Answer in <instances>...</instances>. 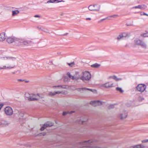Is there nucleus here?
<instances>
[{
  "label": "nucleus",
  "mask_w": 148,
  "mask_h": 148,
  "mask_svg": "<svg viewBox=\"0 0 148 148\" xmlns=\"http://www.w3.org/2000/svg\"><path fill=\"white\" fill-rule=\"evenodd\" d=\"M94 141L92 140L86 141L80 143V144L82 147L80 148H106L105 147H101L97 146H92Z\"/></svg>",
  "instance_id": "nucleus-1"
},
{
  "label": "nucleus",
  "mask_w": 148,
  "mask_h": 148,
  "mask_svg": "<svg viewBox=\"0 0 148 148\" xmlns=\"http://www.w3.org/2000/svg\"><path fill=\"white\" fill-rule=\"evenodd\" d=\"M34 42L28 38H18V45L21 46L25 45L26 46L31 45Z\"/></svg>",
  "instance_id": "nucleus-2"
},
{
  "label": "nucleus",
  "mask_w": 148,
  "mask_h": 148,
  "mask_svg": "<svg viewBox=\"0 0 148 148\" xmlns=\"http://www.w3.org/2000/svg\"><path fill=\"white\" fill-rule=\"evenodd\" d=\"M91 78V75L90 73L87 71L82 72V75L81 76L80 79L83 81L89 80Z\"/></svg>",
  "instance_id": "nucleus-3"
},
{
  "label": "nucleus",
  "mask_w": 148,
  "mask_h": 148,
  "mask_svg": "<svg viewBox=\"0 0 148 148\" xmlns=\"http://www.w3.org/2000/svg\"><path fill=\"white\" fill-rule=\"evenodd\" d=\"M88 9L90 11L98 12L100 10V5L96 4L94 5H91L89 6Z\"/></svg>",
  "instance_id": "nucleus-4"
},
{
  "label": "nucleus",
  "mask_w": 148,
  "mask_h": 148,
  "mask_svg": "<svg viewBox=\"0 0 148 148\" xmlns=\"http://www.w3.org/2000/svg\"><path fill=\"white\" fill-rule=\"evenodd\" d=\"M134 43L135 45H140L142 48L145 49L146 48V45L145 42L138 39H136L134 40Z\"/></svg>",
  "instance_id": "nucleus-5"
},
{
  "label": "nucleus",
  "mask_w": 148,
  "mask_h": 148,
  "mask_svg": "<svg viewBox=\"0 0 148 148\" xmlns=\"http://www.w3.org/2000/svg\"><path fill=\"white\" fill-rule=\"evenodd\" d=\"M5 114L8 116H11L13 113V111L12 108L9 106H7L4 109Z\"/></svg>",
  "instance_id": "nucleus-6"
},
{
  "label": "nucleus",
  "mask_w": 148,
  "mask_h": 148,
  "mask_svg": "<svg viewBox=\"0 0 148 148\" xmlns=\"http://www.w3.org/2000/svg\"><path fill=\"white\" fill-rule=\"evenodd\" d=\"M146 87V86L144 84H140L137 86L136 88L138 91L143 92L145 90Z\"/></svg>",
  "instance_id": "nucleus-7"
},
{
  "label": "nucleus",
  "mask_w": 148,
  "mask_h": 148,
  "mask_svg": "<svg viewBox=\"0 0 148 148\" xmlns=\"http://www.w3.org/2000/svg\"><path fill=\"white\" fill-rule=\"evenodd\" d=\"M18 38L14 37H9L7 39V42L9 43H12L13 42H15L17 43Z\"/></svg>",
  "instance_id": "nucleus-8"
},
{
  "label": "nucleus",
  "mask_w": 148,
  "mask_h": 148,
  "mask_svg": "<svg viewBox=\"0 0 148 148\" xmlns=\"http://www.w3.org/2000/svg\"><path fill=\"white\" fill-rule=\"evenodd\" d=\"M101 86L106 88H108L113 87L114 86V85L113 83L108 82L105 84H102Z\"/></svg>",
  "instance_id": "nucleus-9"
},
{
  "label": "nucleus",
  "mask_w": 148,
  "mask_h": 148,
  "mask_svg": "<svg viewBox=\"0 0 148 148\" xmlns=\"http://www.w3.org/2000/svg\"><path fill=\"white\" fill-rule=\"evenodd\" d=\"M31 98H29V101H32L38 100L39 98V96L38 94H31Z\"/></svg>",
  "instance_id": "nucleus-10"
},
{
  "label": "nucleus",
  "mask_w": 148,
  "mask_h": 148,
  "mask_svg": "<svg viewBox=\"0 0 148 148\" xmlns=\"http://www.w3.org/2000/svg\"><path fill=\"white\" fill-rule=\"evenodd\" d=\"M53 123L50 122H47L43 125L42 127L40 128V130L41 131H43L44 129L47 127H51L53 126Z\"/></svg>",
  "instance_id": "nucleus-11"
},
{
  "label": "nucleus",
  "mask_w": 148,
  "mask_h": 148,
  "mask_svg": "<svg viewBox=\"0 0 148 148\" xmlns=\"http://www.w3.org/2000/svg\"><path fill=\"white\" fill-rule=\"evenodd\" d=\"M90 104L94 106H96L101 105L102 102L99 101H91Z\"/></svg>",
  "instance_id": "nucleus-12"
},
{
  "label": "nucleus",
  "mask_w": 148,
  "mask_h": 148,
  "mask_svg": "<svg viewBox=\"0 0 148 148\" xmlns=\"http://www.w3.org/2000/svg\"><path fill=\"white\" fill-rule=\"evenodd\" d=\"M77 89L79 91H80L82 93L83 92V91L86 90H89L92 92H96V91L95 90L90 89L88 88H78Z\"/></svg>",
  "instance_id": "nucleus-13"
},
{
  "label": "nucleus",
  "mask_w": 148,
  "mask_h": 148,
  "mask_svg": "<svg viewBox=\"0 0 148 148\" xmlns=\"http://www.w3.org/2000/svg\"><path fill=\"white\" fill-rule=\"evenodd\" d=\"M127 116V112L126 111L123 112L120 114V117L121 119H123L126 118Z\"/></svg>",
  "instance_id": "nucleus-14"
},
{
  "label": "nucleus",
  "mask_w": 148,
  "mask_h": 148,
  "mask_svg": "<svg viewBox=\"0 0 148 148\" xmlns=\"http://www.w3.org/2000/svg\"><path fill=\"white\" fill-rule=\"evenodd\" d=\"M87 120L88 119L87 118L84 119H83L82 118H79L77 120L76 122L79 124H83L84 122H86Z\"/></svg>",
  "instance_id": "nucleus-15"
},
{
  "label": "nucleus",
  "mask_w": 148,
  "mask_h": 148,
  "mask_svg": "<svg viewBox=\"0 0 148 148\" xmlns=\"http://www.w3.org/2000/svg\"><path fill=\"white\" fill-rule=\"evenodd\" d=\"M147 8V6L145 5H139L137 6L133 7L132 8V9L138 8L141 9H144Z\"/></svg>",
  "instance_id": "nucleus-16"
},
{
  "label": "nucleus",
  "mask_w": 148,
  "mask_h": 148,
  "mask_svg": "<svg viewBox=\"0 0 148 148\" xmlns=\"http://www.w3.org/2000/svg\"><path fill=\"white\" fill-rule=\"evenodd\" d=\"M10 123V122L9 121H7L4 120H1V125L3 126H8Z\"/></svg>",
  "instance_id": "nucleus-17"
},
{
  "label": "nucleus",
  "mask_w": 148,
  "mask_h": 148,
  "mask_svg": "<svg viewBox=\"0 0 148 148\" xmlns=\"http://www.w3.org/2000/svg\"><path fill=\"white\" fill-rule=\"evenodd\" d=\"M60 93H62V92L60 91H56L54 92H49L48 93V95L49 96H54L56 94H60Z\"/></svg>",
  "instance_id": "nucleus-18"
},
{
  "label": "nucleus",
  "mask_w": 148,
  "mask_h": 148,
  "mask_svg": "<svg viewBox=\"0 0 148 148\" xmlns=\"http://www.w3.org/2000/svg\"><path fill=\"white\" fill-rule=\"evenodd\" d=\"M1 59L2 60H13V58L10 57H1Z\"/></svg>",
  "instance_id": "nucleus-19"
},
{
  "label": "nucleus",
  "mask_w": 148,
  "mask_h": 148,
  "mask_svg": "<svg viewBox=\"0 0 148 148\" xmlns=\"http://www.w3.org/2000/svg\"><path fill=\"white\" fill-rule=\"evenodd\" d=\"M109 78L112 79L116 81L121 80L122 79L121 78H118L115 75L110 76L109 77Z\"/></svg>",
  "instance_id": "nucleus-20"
},
{
  "label": "nucleus",
  "mask_w": 148,
  "mask_h": 148,
  "mask_svg": "<svg viewBox=\"0 0 148 148\" xmlns=\"http://www.w3.org/2000/svg\"><path fill=\"white\" fill-rule=\"evenodd\" d=\"M5 34L4 33H2L1 34V41H3L5 39Z\"/></svg>",
  "instance_id": "nucleus-21"
},
{
  "label": "nucleus",
  "mask_w": 148,
  "mask_h": 148,
  "mask_svg": "<svg viewBox=\"0 0 148 148\" xmlns=\"http://www.w3.org/2000/svg\"><path fill=\"white\" fill-rule=\"evenodd\" d=\"M19 13V11L18 10H16L12 11V16H14L17 15Z\"/></svg>",
  "instance_id": "nucleus-22"
},
{
  "label": "nucleus",
  "mask_w": 148,
  "mask_h": 148,
  "mask_svg": "<svg viewBox=\"0 0 148 148\" xmlns=\"http://www.w3.org/2000/svg\"><path fill=\"white\" fill-rule=\"evenodd\" d=\"M81 76L78 75V73H76L75 75L74 76V80H77L79 79H80V77Z\"/></svg>",
  "instance_id": "nucleus-23"
},
{
  "label": "nucleus",
  "mask_w": 148,
  "mask_h": 148,
  "mask_svg": "<svg viewBox=\"0 0 148 148\" xmlns=\"http://www.w3.org/2000/svg\"><path fill=\"white\" fill-rule=\"evenodd\" d=\"M14 67V65H12L11 66H9L6 67L5 66H3L2 67H1V69H10L13 68Z\"/></svg>",
  "instance_id": "nucleus-24"
},
{
  "label": "nucleus",
  "mask_w": 148,
  "mask_h": 148,
  "mask_svg": "<svg viewBox=\"0 0 148 148\" xmlns=\"http://www.w3.org/2000/svg\"><path fill=\"white\" fill-rule=\"evenodd\" d=\"M144 146L142 144H139L133 146V148H143L144 147Z\"/></svg>",
  "instance_id": "nucleus-25"
},
{
  "label": "nucleus",
  "mask_w": 148,
  "mask_h": 148,
  "mask_svg": "<svg viewBox=\"0 0 148 148\" xmlns=\"http://www.w3.org/2000/svg\"><path fill=\"white\" fill-rule=\"evenodd\" d=\"M100 66V64H98L97 63H96L95 64L92 65H91V66L93 68H98Z\"/></svg>",
  "instance_id": "nucleus-26"
},
{
  "label": "nucleus",
  "mask_w": 148,
  "mask_h": 148,
  "mask_svg": "<svg viewBox=\"0 0 148 148\" xmlns=\"http://www.w3.org/2000/svg\"><path fill=\"white\" fill-rule=\"evenodd\" d=\"M24 113L23 112H21L19 113L18 117L19 119H22L23 117L24 116Z\"/></svg>",
  "instance_id": "nucleus-27"
},
{
  "label": "nucleus",
  "mask_w": 148,
  "mask_h": 148,
  "mask_svg": "<svg viewBox=\"0 0 148 148\" xmlns=\"http://www.w3.org/2000/svg\"><path fill=\"white\" fill-rule=\"evenodd\" d=\"M116 90L121 93H123L124 92L123 90L122 89V88L119 87L116 88Z\"/></svg>",
  "instance_id": "nucleus-28"
},
{
  "label": "nucleus",
  "mask_w": 148,
  "mask_h": 148,
  "mask_svg": "<svg viewBox=\"0 0 148 148\" xmlns=\"http://www.w3.org/2000/svg\"><path fill=\"white\" fill-rule=\"evenodd\" d=\"M67 75L71 79L73 80H74V76L71 75L70 73L69 72L68 73Z\"/></svg>",
  "instance_id": "nucleus-29"
},
{
  "label": "nucleus",
  "mask_w": 148,
  "mask_h": 148,
  "mask_svg": "<svg viewBox=\"0 0 148 148\" xmlns=\"http://www.w3.org/2000/svg\"><path fill=\"white\" fill-rule=\"evenodd\" d=\"M25 97L26 98H28L29 100V98H31V94H30L29 93H26L25 95Z\"/></svg>",
  "instance_id": "nucleus-30"
},
{
  "label": "nucleus",
  "mask_w": 148,
  "mask_h": 148,
  "mask_svg": "<svg viewBox=\"0 0 148 148\" xmlns=\"http://www.w3.org/2000/svg\"><path fill=\"white\" fill-rule=\"evenodd\" d=\"M118 15L117 14H114L111 16L108 17V19L109 20H111V18H116V17L118 16Z\"/></svg>",
  "instance_id": "nucleus-31"
},
{
  "label": "nucleus",
  "mask_w": 148,
  "mask_h": 148,
  "mask_svg": "<svg viewBox=\"0 0 148 148\" xmlns=\"http://www.w3.org/2000/svg\"><path fill=\"white\" fill-rule=\"evenodd\" d=\"M122 36L123 38H125L128 36V34L126 33H122Z\"/></svg>",
  "instance_id": "nucleus-32"
},
{
  "label": "nucleus",
  "mask_w": 148,
  "mask_h": 148,
  "mask_svg": "<svg viewBox=\"0 0 148 148\" xmlns=\"http://www.w3.org/2000/svg\"><path fill=\"white\" fill-rule=\"evenodd\" d=\"M74 112H73V111H71V112H69L68 111V112H63V116H65L68 113H69L70 114H72V113H73Z\"/></svg>",
  "instance_id": "nucleus-33"
},
{
  "label": "nucleus",
  "mask_w": 148,
  "mask_h": 148,
  "mask_svg": "<svg viewBox=\"0 0 148 148\" xmlns=\"http://www.w3.org/2000/svg\"><path fill=\"white\" fill-rule=\"evenodd\" d=\"M122 39H123V37L122 36V34H121L117 37V39L118 40H119Z\"/></svg>",
  "instance_id": "nucleus-34"
},
{
  "label": "nucleus",
  "mask_w": 148,
  "mask_h": 148,
  "mask_svg": "<svg viewBox=\"0 0 148 148\" xmlns=\"http://www.w3.org/2000/svg\"><path fill=\"white\" fill-rule=\"evenodd\" d=\"M53 87H58L59 88H66L65 86H61V85H58L57 86H53Z\"/></svg>",
  "instance_id": "nucleus-35"
},
{
  "label": "nucleus",
  "mask_w": 148,
  "mask_h": 148,
  "mask_svg": "<svg viewBox=\"0 0 148 148\" xmlns=\"http://www.w3.org/2000/svg\"><path fill=\"white\" fill-rule=\"evenodd\" d=\"M132 102L131 101H129L126 104V105L127 106L129 107L131 106L132 104Z\"/></svg>",
  "instance_id": "nucleus-36"
},
{
  "label": "nucleus",
  "mask_w": 148,
  "mask_h": 148,
  "mask_svg": "<svg viewBox=\"0 0 148 148\" xmlns=\"http://www.w3.org/2000/svg\"><path fill=\"white\" fill-rule=\"evenodd\" d=\"M141 35V36L144 37H148V33L142 34Z\"/></svg>",
  "instance_id": "nucleus-37"
},
{
  "label": "nucleus",
  "mask_w": 148,
  "mask_h": 148,
  "mask_svg": "<svg viewBox=\"0 0 148 148\" xmlns=\"http://www.w3.org/2000/svg\"><path fill=\"white\" fill-rule=\"evenodd\" d=\"M55 2V0H50L48 1L47 2V3H54Z\"/></svg>",
  "instance_id": "nucleus-38"
},
{
  "label": "nucleus",
  "mask_w": 148,
  "mask_h": 148,
  "mask_svg": "<svg viewBox=\"0 0 148 148\" xmlns=\"http://www.w3.org/2000/svg\"><path fill=\"white\" fill-rule=\"evenodd\" d=\"M55 2L56 3L58 2H64V1H63L62 0H55Z\"/></svg>",
  "instance_id": "nucleus-39"
},
{
  "label": "nucleus",
  "mask_w": 148,
  "mask_h": 148,
  "mask_svg": "<svg viewBox=\"0 0 148 148\" xmlns=\"http://www.w3.org/2000/svg\"><path fill=\"white\" fill-rule=\"evenodd\" d=\"M68 64L70 66H72L73 65H74L75 64L74 62H73L71 63H69Z\"/></svg>",
  "instance_id": "nucleus-40"
},
{
  "label": "nucleus",
  "mask_w": 148,
  "mask_h": 148,
  "mask_svg": "<svg viewBox=\"0 0 148 148\" xmlns=\"http://www.w3.org/2000/svg\"><path fill=\"white\" fill-rule=\"evenodd\" d=\"M142 143H145L148 142V139H145L143 140H142Z\"/></svg>",
  "instance_id": "nucleus-41"
},
{
  "label": "nucleus",
  "mask_w": 148,
  "mask_h": 148,
  "mask_svg": "<svg viewBox=\"0 0 148 148\" xmlns=\"http://www.w3.org/2000/svg\"><path fill=\"white\" fill-rule=\"evenodd\" d=\"M114 107V105H110V106H109L108 108L109 109H110V108H113Z\"/></svg>",
  "instance_id": "nucleus-42"
},
{
  "label": "nucleus",
  "mask_w": 148,
  "mask_h": 148,
  "mask_svg": "<svg viewBox=\"0 0 148 148\" xmlns=\"http://www.w3.org/2000/svg\"><path fill=\"white\" fill-rule=\"evenodd\" d=\"M144 99L143 98H142L141 97H139L138 98V100L140 101H142Z\"/></svg>",
  "instance_id": "nucleus-43"
},
{
  "label": "nucleus",
  "mask_w": 148,
  "mask_h": 148,
  "mask_svg": "<svg viewBox=\"0 0 148 148\" xmlns=\"http://www.w3.org/2000/svg\"><path fill=\"white\" fill-rule=\"evenodd\" d=\"M18 81V82H23L24 81V80L23 79H18L17 80Z\"/></svg>",
  "instance_id": "nucleus-44"
},
{
  "label": "nucleus",
  "mask_w": 148,
  "mask_h": 148,
  "mask_svg": "<svg viewBox=\"0 0 148 148\" xmlns=\"http://www.w3.org/2000/svg\"><path fill=\"white\" fill-rule=\"evenodd\" d=\"M40 16L38 15H35L34 16L35 17H40Z\"/></svg>",
  "instance_id": "nucleus-45"
},
{
  "label": "nucleus",
  "mask_w": 148,
  "mask_h": 148,
  "mask_svg": "<svg viewBox=\"0 0 148 148\" xmlns=\"http://www.w3.org/2000/svg\"><path fill=\"white\" fill-rule=\"evenodd\" d=\"M107 18H108V17H106V18H103V19H101V21H103V20H104L106 19Z\"/></svg>",
  "instance_id": "nucleus-46"
},
{
  "label": "nucleus",
  "mask_w": 148,
  "mask_h": 148,
  "mask_svg": "<svg viewBox=\"0 0 148 148\" xmlns=\"http://www.w3.org/2000/svg\"><path fill=\"white\" fill-rule=\"evenodd\" d=\"M86 20H91V18H86Z\"/></svg>",
  "instance_id": "nucleus-47"
},
{
  "label": "nucleus",
  "mask_w": 148,
  "mask_h": 148,
  "mask_svg": "<svg viewBox=\"0 0 148 148\" xmlns=\"http://www.w3.org/2000/svg\"><path fill=\"white\" fill-rule=\"evenodd\" d=\"M4 104L2 103H1V109L2 108V107L3 106Z\"/></svg>",
  "instance_id": "nucleus-48"
},
{
  "label": "nucleus",
  "mask_w": 148,
  "mask_h": 148,
  "mask_svg": "<svg viewBox=\"0 0 148 148\" xmlns=\"http://www.w3.org/2000/svg\"><path fill=\"white\" fill-rule=\"evenodd\" d=\"M18 71H15V72H12V73L13 74H14L15 73H16Z\"/></svg>",
  "instance_id": "nucleus-49"
},
{
  "label": "nucleus",
  "mask_w": 148,
  "mask_h": 148,
  "mask_svg": "<svg viewBox=\"0 0 148 148\" xmlns=\"http://www.w3.org/2000/svg\"><path fill=\"white\" fill-rule=\"evenodd\" d=\"M143 15H146L148 16V15L147 14H146V13H144V12L143 13Z\"/></svg>",
  "instance_id": "nucleus-50"
},
{
  "label": "nucleus",
  "mask_w": 148,
  "mask_h": 148,
  "mask_svg": "<svg viewBox=\"0 0 148 148\" xmlns=\"http://www.w3.org/2000/svg\"><path fill=\"white\" fill-rule=\"evenodd\" d=\"M102 21H101V20L98 21V23H101Z\"/></svg>",
  "instance_id": "nucleus-51"
},
{
  "label": "nucleus",
  "mask_w": 148,
  "mask_h": 148,
  "mask_svg": "<svg viewBox=\"0 0 148 148\" xmlns=\"http://www.w3.org/2000/svg\"><path fill=\"white\" fill-rule=\"evenodd\" d=\"M1 7L3 8V9H4V7L2 5L1 6Z\"/></svg>",
  "instance_id": "nucleus-52"
},
{
  "label": "nucleus",
  "mask_w": 148,
  "mask_h": 148,
  "mask_svg": "<svg viewBox=\"0 0 148 148\" xmlns=\"http://www.w3.org/2000/svg\"><path fill=\"white\" fill-rule=\"evenodd\" d=\"M129 25H127V26H129ZM130 25V26H133V24H131Z\"/></svg>",
  "instance_id": "nucleus-53"
},
{
  "label": "nucleus",
  "mask_w": 148,
  "mask_h": 148,
  "mask_svg": "<svg viewBox=\"0 0 148 148\" xmlns=\"http://www.w3.org/2000/svg\"><path fill=\"white\" fill-rule=\"evenodd\" d=\"M45 32H47V33H48L49 32L48 31V30H47V31H45Z\"/></svg>",
  "instance_id": "nucleus-54"
},
{
  "label": "nucleus",
  "mask_w": 148,
  "mask_h": 148,
  "mask_svg": "<svg viewBox=\"0 0 148 148\" xmlns=\"http://www.w3.org/2000/svg\"><path fill=\"white\" fill-rule=\"evenodd\" d=\"M25 81V82H28V81Z\"/></svg>",
  "instance_id": "nucleus-55"
},
{
  "label": "nucleus",
  "mask_w": 148,
  "mask_h": 148,
  "mask_svg": "<svg viewBox=\"0 0 148 148\" xmlns=\"http://www.w3.org/2000/svg\"><path fill=\"white\" fill-rule=\"evenodd\" d=\"M38 28H39V29H41V27H40V28H39V27H38Z\"/></svg>",
  "instance_id": "nucleus-56"
},
{
  "label": "nucleus",
  "mask_w": 148,
  "mask_h": 148,
  "mask_svg": "<svg viewBox=\"0 0 148 148\" xmlns=\"http://www.w3.org/2000/svg\"><path fill=\"white\" fill-rule=\"evenodd\" d=\"M67 34V33H66V34H64V35H66V34Z\"/></svg>",
  "instance_id": "nucleus-57"
},
{
  "label": "nucleus",
  "mask_w": 148,
  "mask_h": 148,
  "mask_svg": "<svg viewBox=\"0 0 148 148\" xmlns=\"http://www.w3.org/2000/svg\"><path fill=\"white\" fill-rule=\"evenodd\" d=\"M45 134H43V135L44 136V135Z\"/></svg>",
  "instance_id": "nucleus-58"
}]
</instances>
